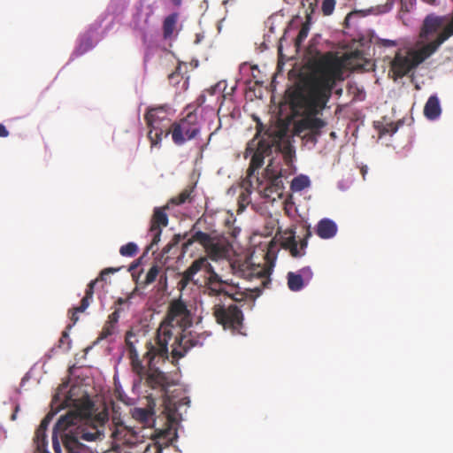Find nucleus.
<instances>
[{"label":"nucleus","instance_id":"obj_1","mask_svg":"<svg viewBox=\"0 0 453 453\" xmlns=\"http://www.w3.org/2000/svg\"><path fill=\"white\" fill-rule=\"evenodd\" d=\"M344 64L341 58L327 52L315 62L314 73L303 80L295 94L303 110L294 123V134L305 144L315 146L327 122L321 119L323 110L332 96L337 81H343Z\"/></svg>","mask_w":453,"mask_h":453},{"label":"nucleus","instance_id":"obj_2","mask_svg":"<svg viewBox=\"0 0 453 453\" xmlns=\"http://www.w3.org/2000/svg\"><path fill=\"white\" fill-rule=\"evenodd\" d=\"M80 418V415L71 411L58 420L51 437L55 453H62L58 434L67 453H88V449L83 441H96L104 438V426L109 421L106 410L78 425Z\"/></svg>","mask_w":453,"mask_h":453},{"label":"nucleus","instance_id":"obj_3","mask_svg":"<svg viewBox=\"0 0 453 453\" xmlns=\"http://www.w3.org/2000/svg\"><path fill=\"white\" fill-rule=\"evenodd\" d=\"M193 319L187 304L180 298L173 300L165 319L157 330L155 343H146V356L151 362L156 357L169 358V344L184 334L192 326Z\"/></svg>","mask_w":453,"mask_h":453},{"label":"nucleus","instance_id":"obj_4","mask_svg":"<svg viewBox=\"0 0 453 453\" xmlns=\"http://www.w3.org/2000/svg\"><path fill=\"white\" fill-rule=\"evenodd\" d=\"M138 343L139 339L137 335L131 330L127 331L125 337L126 353L130 363L131 370L137 377L135 380L138 383L144 381V384L148 387L153 389L160 388L161 391L166 393L168 387L171 385L167 376L157 368H152L156 359H157V362L160 360L164 362L166 359L157 356L150 362L145 353L143 357L148 359L149 368H147L142 364V360L140 357L137 349Z\"/></svg>","mask_w":453,"mask_h":453},{"label":"nucleus","instance_id":"obj_5","mask_svg":"<svg viewBox=\"0 0 453 453\" xmlns=\"http://www.w3.org/2000/svg\"><path fill=\"white\" fill-rule=\"evenodd\" d=\"M234 273L247 280L258 279L261 280L259 287L247 288L241 290V288L234 285H228L226 296L236 303L249 302L250 307L254 306L256 299L262 294L264 288L271 284V269L260 265H252L248 261L234 266Z\"/></svg>","mask_w":453,"mask_h":453},{"label":"nucleus","instance_id":"obj_6","mask_svg":"<svg viewBox=\"0 0 453 453\" xmlns=\"http://www.w3.org/2000/svg\"><path fill=\"white\" fill-rule=\"evenodd\" d=\"M439 47L435 41H432L417 50L410 51L407 56L397 53L391 62V68L395 76L403 78L411 70L434 54Z\"/></svg>","mask_w":453,"mask_h":453},{"label":"nucleus","instance_id":"obj_7","mask_svg":"<svg viewBox=\"0 0 453 453\" xmlns=\"http://www.w3.org/2000/svg\"><path fill=\"white\" fill-rule=\"evenodd\" d=\"M255 188L260 196L268 200L275 201L281 198L284 191V183L282 180L281 169L275 166L273 161L267 165L265 169L263 179L256 177Z\"/></svg>","mask_w":453,"mask_h":453},{"label":"nucleus","instance_id":"obj_8","mask_svg":"<svg viewBox=\"0 0 453 453\" xmlns=\"http://www.w3.org/2000/svg\"><path fill=\"white\" fill-rule=\"evenodd\" d=\"M201 132L200 118L196 111L188 112L185 117L174 121L166 130L165 136L169 134L172 140L178 146L183 145L187 141L195 139Z\"/></svg>","mask_w":453,"mask_h":453},{"label":"nucleus","instance_id":"obj_9","mask_svg":"<svg viewBox=\"0 0 453 453\" xmlns=\"http://www.w3.org/2000/svg\"><path fill=\"white\" fill-rule=\"evenodd\" d=\"M272 147L271 141L264 138H254L247 144L245 157L251 155V159L247 170V176L244 179V185L252 186V180L258 177L255 175V173L264 165L265 157L272 153Z\"/></svg>","mask_w":453,"mask_h":453},{"label":"nucleus","instance_id":"obj_10","mask_svg":"<svg viewBox=\"0 0 453 453\" xmlns=\"http://www.w3.org/2000/svg\"><path fill=\"white\" fill-rule=\"evenodd\" d=\"M211 340V333L203 332L196 333L194 331H187L184 334L179 335L178 338L171 342V351L169 355L173 360L183 357L187 352L195 347H202Z\"/></svg>","mask_w":453,"mask_h":453},{"label":"nucleus","instance_id":"obj_11","mask_svg":"<svg viewBox=\"0 0 453 453\" xmlns=\"http://www.w3.org/2000/svg\"><path fill=\"white\" fill-rule=\"evenodd\" d=\"M212 310L217 323L225 330H230L233 334H242L243 313L236 304H216Z\"/></svg>","mask_w":453,"mask_h":453},{"label":"nucleus","instance_id":"obj_12","mask_svg":"<svg viewBox=\"0 0 453 453\" xmlns=\"http://www.w3.org/2000/svg\"><path fill=\"white\" fill-rule=\"evenodd\" d=\"M311 236L310 226L305 228V234L303 239L297 242L296 233L292 229H287L282 232L280 236V242L283 249L288 250L291 256L294 257H302L305 253V249L308 244V239Z\"/></svg>","mask_w":453,"mask_h":453},{"label":"nucleus","instance_id":"obj_13","mask_svg":"<svg viewBox=\"0 0 453 453\" xmlns=\"http://www.w3.org/2000/svg\"><path fill=\"white\" fill-rule=\"evenodd\" d=\"M167 209L168 205H165L164 207H156L153 211L149 229L151 242L147 246V251L152 250L160 242L162 228L168 225V216L165 211Z\"/></svg>","mask_w":453,"mask_h":453},{"label":"nucleus","instance_id":"obj_14","mask_svg":"<svg viewBox=\"0 0 453 453\" xmlns=\"http://www.w3.org/2000/svg\"><path fill=\"white\" fill-rule=\"evenodd\" d=\"M119 270H120V268H113V267L105 268L100 273L99 276L96 280H91L88 283L87 289L85 291V296L81 299L80 306L74 307L73 309V311L70 317V319L73 321V324H75L79 319V317L77 316V312H83L89 306L90 302L93 298L95 285L99 280H102V281L105 280L106 275H108L110 273H117Z\"/></svg>","mask_w":453,"mask_h":453},{"label":"nucleus","instance_id":"obj_15","mask_svg":"<svg viewBox=\"0 0 453 453\" xmlns=\"http://www.w3.org/2000/svg\"><path fill=\"white\" fill-rule=\"evenodd\" d=\"M176 439V430L172 428L164 430L160 432L156 440H152L146 445L143 453H164V449L173 444Z\"/></svg>","mask_w":453,"mask_h":453},{"label":"nucleus","instance_id":"obj_16","mask_svg":"<svg viewBox=\"0 0 453 453\" xmlns=\"http://www.w3.org/2000/svg\"><path fill=\"white\" fill-rule=\"evenodd\" d=\"M207 267L211 269V264L206 257H200L193 261L190 266L182 273L181 279L178 282V288L183 290L193 280L195 274Z\"/></svg>","mask_w":453,"mask_h":453},{"label":"nucleus","instance_id":"obj_17","mask_svg":"<svg viewBox=\"0 0 453 453\" xmlns=\"http://www.w3.org/2000/svg\"><path fill=\"white\" fill-rule=\"evenodd\" d=\"M201 222V219H198L192 226L190 232L192 233L191 236L183 243L182 247L184 250H188L194 242H198L201 244L205 250L211 245V242L216 235H212L208 233L202 232L197 229L198 226Z\"/></svg>","mask_w":453,"mask_h":453},{"label":"nucleus","instance_id":"obj_18","mask_svg":"<svg viewBox=\"0 0 453 453\" xmlns=\"http://www.w3.org/2000/svg\"><path fill=\"white\" fill-rule=\"evenodd\" d=\"M232 249L231 243L226 239L215 236L206 252L212 259H222L230 257Z\"/></svg>","mask_w":453,"mask_h":453},{"label":"nucleus","instance_id":"obj_19","mask_svg":"<svg viewBox=\"0 0 453 453\" xmlns=\"http://www.w3.org/2000/svg\"><path fill=\"white\" fill-rule=\"evenodd\" d=\"M446 19V17L442 16H436L434 14L427 15L423 21L420 37L427 39L429 35L436 33L441 28L443 30L447 26L445 25Z\"/></svg>","mask_w":453,"mask_h":453},{"label":"nucleus","instance_id":"obj_20","mask_svg":"<svg viewBox=\"0 0 453 453\" xmlns=\"http://www.w3.org/2000/svg\"><path fill=\"white\" fill-rule=\"evenodd\" d=\"M147 126L149 127L148 139L150 142V148L160 147L162 142V136L166 131L164 127L155 126V121L152 119V114L150 113L147 116Z\"/></svg>","mask_w":453,"mask_h":453},{"label":"nucleus","instance_id":"obj_21","mask_svg":"<svg viewBox=\"0 0 453 453\" xmlns=\"http://www.w3.org/2000/svg\"><path fill=\"white\" fill-rule=\"evenodd\" d=\"M337 225L330 219L325 218L320 219L315 229L316 234L321 239H330L337 234Z\"/></svg>","mask_w":453,"mask_h":453},{"label":"nucleus","instance_id":"obj_22","mask_svg":"<svg viewBox=\"0 0 453 453\" xmlns=\"http://www.w3.org/2000/svg\"><path fill=\"white\" fill-rule=\"evenodd\" d=\"M441 110L439 99L436 96H431L424 107V115L431 120L437 119L441 115Z\"/></svg>","mask_w":453,"mask_h":453},{"label":"nucleus","instance_id":"obj_23","mask_svg":"<svg viewBox=\"0 0 453 453\" xmlns=\"http://www.w3.org/2000/svg\"><path fill=\"white\" fill-rule=\"evenodd\" d=\"M128 431L122 425H116L114 430L111 432V436L115 441H122L124 443L130 445H136L138 443L137 437L134 434H131L130 438L126 439Z\"/></svg>","mask_w":453,"mask_h":453},{"label":"nucleus","instance_id":"obj_24","mask_svg":"<svg viewBox=\"0 0 453 453\" xmlns=\"http://www.w3.org/2000/svg\"><path fill=\"white\" fill-rule=\"evenodd\" d=\"M150 113L152 114V119L155 121V126L164 127V126H165L164 122L168 120L165 116L166 107L165 106H158V107L150 108L144 115V119L146 122H147V116H149Z\"/></svg>","mask_w":453,"mask_h":453},{"label":"nucleus","instance_id":"obj_25","mask_svg":"<svg viewBox=\"0 0 453 453\" xmlns=\"http://www.w3.org/2000/svg\"><path fill=\"white\" fill-rule=\"evenodd\" d=\"M178 13L174 12L165 18L163 21V35L165 39H169L173 36L178 21Z\"/></svg>","mask_w":453,"mask_h":453},{"label":"nucleus","instance_id":"obj_26","mask_svg":"<svg viewBox=\"0 0 453 453\" xmlns=\"http://www.w3.org/2000/svg\"><path fill=\"white\" fill-rule=\"evenodd\" d=\"M288 287L291 291H300L306 284L298 273L289 272L287 275Z\"/></svg>","mask_w":453,"mask_h":453},{"label":"nucleus","instance_id":"obj_27","mask_svg":"<svg viewBox=\"0 0 453 453\" xmlns=\"http://www.w3.org/2000/svg\"><path fill=\"white\" fill-rule=\"evenodd\" d=\"M194 191V188L188 187L184 188L178 196L172 197L169 201V203L173 205H181L187 202L192 201V192Z\"/></svg>","mask_w":453,"mask_h":453},{"label":"nucleus","instance_id":"obj_28","mask_svg":"<svg viewBox=\"0 0 453 453\" xmlns=\"http://www.w3.org/2000/svg\"><path fill=\"white\" fill-rule=\"evenodd\" d=\"M35 443L36 445V449L42 453H49L47 451V435L46 430H42V428H37L35 435Z\"/></svg>","mask_w":453,"mask_h":453},{"label":"nucleus","instance_id":"obj_29","mask_svg":"<svg viewBox=\"0 0 453 453\" xmlns=\"http://www.w3.org/2000/svg\"><path fill=\"white\" fill-rule=\"evenodd\" d=\"M310 180L305 175L295 177L291 182V188L294 191H301L310 186Z\"/></svg>","mask_w":453,"mask_h":453},{"label":"nucleus","instance_id":"obj_30","mask_svg":"<svg viewBox=\"0 0 453 453\" xmlns=\"http://www.w3.org/2000/svg\"><path fill=\"white\" fill-rule=\"evenodd\" d=\"M310 31V16L307 17V20L302 25L299 33L295 40L296 47L299 48L303 41L307 38Z\"/></svg>","mask_w":453,"mask_h":453},{"label":"nucleus","instance_id":"obj_31","mask_svg":"<svg viewBox=\"0 0 453 453\" xmlns=\"http://www.w3.org/2000/svg\"><path fill=\"white\" fill-rule=\"evenodd\" d=\"M453 35V17L452 19L444 29L438 35L437 38L434 40L437 42V45L441 46L446 40H448L450 36Z\"/></svg>","mask_w":453,"mask_h":453},{"label":"nucleus","instance_id":"obj_32","mask_svg":"<svg viewBox=\"0 0 453 453\" xmlns=\"http://www.w3.org/2000/svg\"><path fill=\"white\" fill-rule=\"evenodd\" d=\"M242 187L245 188L246 193H242L239 196V205L242 209L245 208V206L250 203V196L251 194V189H254L255 186H254L253 182H252V186H250L249 184L244 185V180H243Z\"/></svg>","mask_w":453,"mask_h":453},{"label":"nucleus","instance_id":"obj_33","mask_svg":"<svg viewBox=\"0 0 453 453\" xmlns=\"http://www.w3.org/2000/svg\"><path fill=\"white\" fill-rule=\"evenodd\" d=\"M138 252V246L134 242H128L119 249V253L123 257H133Z\"/></svg>","mask_w":453,"mask_h":453},{"label":"nucleus","instance_id":"obj_34","mask_svg":"<svg viewBox=\"0 0 453 453\" xmlns=\"http://www.w3.org/2000/svg\"><path fill=\"white\" fill-rule=\"evenodd\" d=\"M159 272H160L159 265L157 264H154L150 268V270L148 271V273L146 274V277L144 280V284L150 285V284L153 283L156 280L157 277L158 276Z\"/></svg>","mask_w":453,"mask_h":453},{"label":"nucleus","instance_id":"obj_35","mask_svg":"<svg viewBox=\"0 0 453 453\" xmlns=\"http://www.w3.org/2000/svg\"><path fill=\"white\" fill-rule=\"evenodd\" d=\"M228 286L225 287L224 285H211L207 284V290L210 296H226V292H227Z\"/></svg>","mask_w":453,"mask_h":453},{"label":"nucleus","instance_id":"obj_36","mask_svg":"<svg viewBox=\"0 0 453 453\" xmlns=\"http://www.w3.org/2000/svg\"><path fill=\"white\" fill-rule=\"evenodd\" d=\"M116 329H117L116 326H114L112 324H110L108 322H105V324L103 326L102 331H101V333L99 334L98 339L99 340H104V339L108 338L109 336H111L112 334H115Z\"/></svg>","mask_w":453,"mask_h":453},{"label":"nucleus","instance_id":"obj_37","mask_svg":"<svg viewBox=\"0 0 453 453\" xmlns=\"http://www.w3.org/2000/svg\"><path fill=\"white\" fill-rule=\"evenodd\" d=\"M207 272H211L210 276L208 278L207 284L211 285H226L227 284L226 281L223 280L220 276L212 271V267L211 266V269L209 267L205 268Z\"/></svg>","mask_w":453,"mask_h":453},{"label":"nucleus","instance_id":"obj_38","mask_svg":"<svg viewBox=\"0 0 453 453\" xmlns=\"http://www.w3.org/2000/svg\"><path fill=\"white\" fill-rule=\"evenodd\" d=\"M335 0H323L321 10L326 16L331 15L334 10Z\"/></svg>","mask_w":453,"mask_h":453},{"label":"nucleus","instance_id":"obj_39","mask_svg":"<svg viewBox=\"0 0 453 453\" xmlns=\"http://www.w3.org/2000/svg\"><path fill=\"white\" fill-rule=\"evenodd\" d=\"M400 3L401 10L409 12V5H411V0H387V6L392 8L395 3Z\"/></svg>","mask_w":453,"mask_h":453},{"label":"nucleus","instance_id":"obj_40","mask_svg":"<svg viewBox=\"0 0 453 453\" xmlns=\"http://www.w3.org/2000/svg\"><path fill=\"white\" fill-rule=\"evenodd\" d=\"M122 311V308L120 307H115L114 311L111 312L106 320V322L112 324L117 326V324L119 322L120 312Z\"/></svg>","mask_w":453,"mask_h":453},{"label":"nucleus","instance_id":"obj_41","mask_svg":"<svg viewBox=\"0 0 453 453\" xmlns=\"http://www.w3.org/2000/svg\"><path fill=\"white\" fill-rule=\"evenodd\" d=\"M298 273L302 277L303 280L305 282V284H308L310 280L312 279L313 273L310 267H303L302 268Z\"/></svg>","mask_w":453,"mask_h":453},{"label":"nucleus","instance_id":"obj_42","mask_svg":"<svg viewBox=\"0 0 453 453\" xmlns=\"http://www.w3.org/2000/svg\"><path fill=\"white\" fill-rule=\"evenodd\" d=\"M295 157V150L290 147L288 146L283 150V157L286 162V164H290L293 160V157Z\"/></svg>","mask_w":453,"mask_h":453},{"label":"nucleus","instance_id":"obj_43","mask_svg":"<svg viewBox=\"0 0 453 453\" xmlns=\"http://www.w3.org/2000/svg\"><path fill=\"white\" fill-rule=\"evenodd\" d=\"M180 69V66H177L176 70L168 75V80L171 83H173V84L179 83V80L180 77V72H179Z\"/></svg>","mask_w":453,"mask_h":453},{"label":"nucleus","instance_id":"obj_44","mask_svg":"<svg viewBox=\"0 0 453 453\" xmlns=\"http://www.w3.org/2000/svg\"><path fill=\"white\" fill-rule=\"evenodd\" d=\"M52 418H53V413H48L43 418V419L41 421V424H40V426L38 427L42 428V430H47L48 426L50 425V423L52 420Z\"/></svg>","mask_w":453,"mask_h":453},{"label":"nucleus","instance_id":"obj_45","mask_svg":"<svg viewBox=\"0 0 453 453\" xmlns=\"http://www.w3.org/2000/svg\"><path fill=\"white\" fill-rule=\"evenodd\" d=\"M132 297V294L129 295L127 298L119 297L114 302V308L120 307L124 304H130V299Z\"/></svg>","mask_w":453,"mask_h":453},{"label":"nucleus","instance_id":"obj_46","mask_svg":"<svg viewBox=\"0 0 453 453\" xmlns=\"http://www.w3.org/2000/svg\"><path fill=\"white\" fill-rule=\"evenodd\" d=\"M9 135V131L6 129V127L0 124V137H7Z\"/></svg>","mask_w":453,"mask_h":453},{"label":"nucleus","instance_id":"obj_47","mask_svg":"<svg viewBox=\"0 0 453 453\" xmlns=\"http://www.w3.org/2000/svg\"><path fill=\"white\" fill-rule=\"evenodd\" d=\"M139 263H140V262H139V260H137V261H135V262H133V263L131 264V265H130V267H129L128 271H130V272H131V271L134 270V269L138 266Z\"/></svg>","mask_w":453,"mask_h":453},{"label":"nucleus","instance_id":"obj_48","mask_svg":"<svg viewBox=\"0 0 453 453\" xmlns=\"http://www.w3.org/2000/svg\"><path fill=\"white\" fill-rule=\"evenodd\" d=\"M19 409V405H17V406L15 407L14 412H13V413L12 414V416H11V419H12V420H13V421H14V420L16 419V418H17V412H18Z\"/></svg>","mask_w":453,"mask_h":453},{"label":"nucleus","instance_id":"obj_49","mask_svg":"<svg viewBox=\"0 0 453 453\" xmlns=\"http://www.w3.org/2000/svg\"><path fill=\"white\" fill-rule=\"evenodd\" d=\"M68 337H69V335H68L67 332L64 331V332L62 333V337H61V339H60V342H64V339H66V338H68Z\"/></svg>","mask_w":453,"mask_h":453},{"label":"nucleus","instance_id":"obj_50","mask_svg":"<svg viewBox=\"0 0 453 453\" xmlns=\"http://www.w3.org/2000/svg\"><path fill=\"white\" fill-rule=\"evenodd\" d=\"M171 2L173 3V4H174L175 6H180L181 4H182V0H171Z\"/></svg>","mask_w":453,"mask_h":453},{"label":"nucleus","instance_id":"obj_51","mask_svg":"<svg viewBox=\"0 0 453 453\" xmlns=\"http://www.w3.org/2000/svg\"><path fill=\"white\" fill-rule=\"evenodd\" d=\"M384 44L388 45V46H395V42L393 41L387 40V41H385Z\"/></svg>","mask_w":453,"mask_h":453},{"label":"nucleus","instance_id":"obj_52","mask_svg":"<svg viewBox=\"0 0 453 453\" xmlns=\"http://www.w3.org/2000/svg\"><path fill=\"white\" fill-rule=\"evenodd\" d=\"M425 1L430 4H434L435 3V0H425Z\"/></svg>","mask_w":453,"mask_h":453},{"label":"nucleus","instance_id":"obj_53","mask_svg":"<svg viewBox=\"0 0 453 453\" xmlns=\"http://www.w3.org/2000/svg\"><path fill=\"white\" fill-rule=\"evenodd\" d=\"M198 100H201V104L204 102V96H201Z\"/></svg>","mask_w":453,"mask_h":453},{"label":"nucleus","instance_id":"obj_54","mask_svg":"<svg viewBox=\"0 0 453 453\" xmlns=\"http://www.w3.org/2000/svg\"><path fill=\"white\" fill-rule=\"evenodd\" d=\"M163 278H164L165 280H166V275L165 274L160 276V281H162Z\"/></svg>","mask_w":453,"mask_h":453},{"label":"nucleus","instance_id":"obj_55","mask_svg":"<svg viewBox=\"0 0 453 453\" xmlns=\"http://www.w3.org/2000/svg\"><path fill=\"white\" fill-rule=\"evenodd\" d=\"M313 4L312 3H310V7L311 8V12H313V7H312Z\"/></svg>","mask_w":453,"mask_h":453},{"label":"nucleus","instance_id":"obj_56","mask_svg":"<svg viewBox=\"0 0 453 453\" xmlns=\"http://www.w3.org/2000/svg\"><path fill=\"white\" fill-rule=\"evenodd\" d=\"M214 134V133H211V134L209 135V141L211 139V136Z\"/></svg>","mask_w":453,"mask_h":453},{"label":"nucleus","instance_id":"obj_57","mask_svg":"<svg viewBox=\"0 0 453 453\" xmlns=\"http://www.w3.org/2000/svg\"><path fill=\"white\" fill-rule=\"evenodd\" d=\"M330 135H331L332 137H334V136H335V133H334V132H332V133L330 134Z\"/></svg>","mask_w":453,"mask_h":453}]
</instances>
